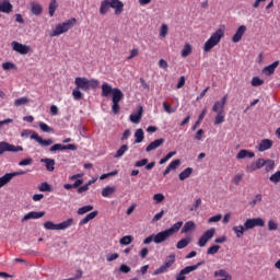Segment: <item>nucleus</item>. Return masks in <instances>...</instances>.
Listing matches in <instances>:
<instances>
[{"label":"nucleus","mask_w":280,"mask_h":280,"mask_svg":"<svg viewBox=\"0 0 280 280\" xmlns=\"http://www.w3.org/2000/svg\"><path fill=\"white\" fill-rule=\"evenodd\" d=\"M255 226H266V221L261 218L247 219L244 225H235L232 231L235 233L236 237L242 238L246 231H250V229H255Z\"/></svg>","instance_id":"obj_1"},{"label":"nucleus","mask_w":280,"mask_h":280,"mask_svg":"<svg viewBox=\"0 0 280 280\" xmlns=\"http://www.w3.org/2000/svg\"><path fill=\"white\" fill-rule=\"evenodd\" d=\"M110 8L115 10L116 15H119L124 12V2L120 0H103L100 7V14H106Z\"/></svg>","instance_id":"obj_2"},{"label":"nucleus","mask_w":280,"mask_h":280,"mask_svg":"<svg viewBox=\"0 0 280 280\" xmlns=\"http://www.w3.org/2000/svg\"><path fill=\"white\" fill-rule=\"evenodd\" d=\"M74 84L77 86V89L84 91L85 93H88V91H91V89L95 90L100 88V80L97 79H86V78H82V77H78L74 79Z\"/></svg>","instance_id":"obj_3"},{"label":"nucleus","mask_w":280,"mask_h":280,"mask_svg":"<svg viewBox=\"0 0 280 280\" xmlns=\"http://www.w3.org/2000/svg\"><path fill=\"white\" fill-rule=\"evenodd\" d=\"M31 136V139H34L42 148H49V145H54V140L52 139H43V137H39L36 131L30 130V129H24L21 132V137L23 139H27V137Z\"/></svg>","instance_id":"obj_4"},{"label":"nucleus","mask_w":280,"mask_h":280,"mask_svg":"<svg viewBox=\"0 0 280 280\" xmlns=\"http://www.w3.org/2000/svg\"><path fill=\"white\" fill-rule=\"evenodd\" d=\"M224 36V30L219 28L217 30L210 38L203 45V51L206 54H209L213 47L220 45V40H222V37Z\"/></svg>","instance_id":"obj_5"},{"label":"nucleus","mask_w":280,"mask_h":280,"mask_svg":"<svg viewBox=\"0 0 280 280\" xmlns=\"http://www.w3.org/2000/svg\"><path fill=\"white\" fill-rule=\"evenodd\" d=\"M70 226H73V219L71 218L57 224L51 221H46L44 223V229H46V231H67Z\"/></svg>","instance_id":"obj_6"},{"label":"nucleus","mask_w":280,"mask_h":280,"mask_svg":"<svg viewBox=\"0 0 280 280\" xmlns=\"http://www.w3.org/2000/svg\"><path fill=\"white\" fill-rule=\"evenodd\" d=\"M77 22L78 20H75V18H72L63 23L58 24L52 31L51 36H60V34H66V32L68 30H71V27H73L74 23Z\"/></svg>","instance_id":"obj_7"},{"label":"nucleus","mask_w":280,"mask_h":280,"mask_svg":"<svg viewBox=\"0 0 280 280\" xmlns=\"http://www.w3.org/2000/svg\"><path fill=\"white\" fill-rule=\"evenodd\" d=\"M175 261H176V255H174V254L168 255L165 262L160 268H158L153 272V275H163V273L167 272V270H170V268H172V266H174Z\"/></svg>","instance_id":"obj_8"},{"label":"nucleus","mask_w":280,"mask_h":280,"mask_svg":"<svg viewBox=\"0 0 280 280\" xmlns=\"http://www.w3.org/2000/svg\"><path fill=\"white\" fill-rule=\"evenodd\" d=\"M4 152H23V148L21 145H14L5 141L0 142V156Z\"/></svg>","instance_id":"obj_9"},{"label":"nucleus","mask_w":280,"mask_h":280,"mask_svg":"<svg viewBox=\"0 0 280 280\" xmlns=\"http://www.w3.org/2000/svg\"><path fill=\"white\" fill-rule=\"evenodd\" d=\"M202 266V262H197L192 266H187L184 269L179 271V273L176 275V280H187V277L185 275H189L190 272H194V270H198V267Z\"/></svg>","instance_id":"obj_10"},{"label":"nucleus","mask_w":280,"mask_h":280,"mask_svg":"<svg viewBox=\"0 0 280 280\" xmlns=\"http://www.w3.org/2000/svg\"><path fill=\"white\" fill-rule=\"evenodd\" d=\"M65 150H71L72 152H75V150H78V145L56 143L49 148V152L51 153L62 152Z\"/></svg>","instance_id":"obj_11"},{"label":"nucleus","mask_w":280,"mask_h":280,"mask_svg":"<svg viewBox=\"0 0 280 280\" xmlns=\"http://www.w3.org/2000/svg\"><path fill=\"white\" fill-rule=\"evenodd\" d=\"M13 51H16L18 54H21L22 56H25L26 54H30V46L23 45L19 42H12L11 43Z\"/></svg>","instance_id":"obj_12"},{"label":"nucleus","mask_w":280,"mask_h":280,"mask_svg":"<svg viewBox=\"0 0 280 280\" xmlns=\"http://www.w3.org/2000/svg\"><path fill=\"white\" fill-rule=\"evenodd\" d=\"M44 217H45V211H40V212L31 211L22 218L21 222H27V220H39V218H44Z\"/></svg>","instance_id":"obj_13"},{"label":"nucleus","mask_w":280,"mask_h":280,"mask_svg":"<svg viewBox=\"0 0 280 280\" xmlns=\"http://www.w3.org/2000/svg\"><path fill=\"white\" fill-rule=\"evenodd\" d=\"M170 234L166 230L154 234V244H163V242H167L170 240Z\"/></svg>","instance_id":"obj_14"},{"label":"nucleus","mask_w":280,"mask_h":280,"mask_svg":"<svg viewBox=\"0 0 280 280\" xmlns=\"http://www.w3.org/2000/svg\"><path fill=\"white\" fill-rule=\"evenodd\" d=\"M178 167H180V160L176 159L173 160L164 170L163 172V176H167V174H170V172H174V170H178Z\"/></svg>","instance_id":"obj_15"},{"label":"nucleus","mask_w":280,"mask_h":280,"mask_svg":"<svg viewBox=\"0 0 280 280\" xmlns=\"http://www.w3.org/2000/svg\"><path fill=\"white\" fill-rule=\"evenodd\" d=\"M163 143H165V139H163V138L156 139L145 148V152H152V150H156V149L161 148V145H163Z\"/></svg>","instance_id":"obj_16"},{"label":"nucleus","mask_w":280,"mask_h":280,"mask_svg":"<svg viewBox=\"0 0 280 280\" xmlns=\"http://www.w3.org/2000/svg\"><path fill=\"white\" fill-rule=\"evenodd\" d=\"M12 10H14V7L10 2V0H3L0 3V12H3L4 14H10V12H12Z\"/></svg>","instance_id":"obj_17"},{"label":"nucleus","mask_w":280,"mask_h":280,"mask_svg":"<svg viewBox=\"0 0 280 280\" xmlns=\"http://www.w3.org/2000/svg\"><path fill=\"white\" fill-rule=\"evenodd\" d=\"M244 34H246V26L245 25H241L236 33L233 35L232 40L234 43H240V40H242V36H244Z\"/></svg>","instance_id":"obj_18"},{"label":"nucleus","mask_w":280,"mask_h":280,"mask_svg":"<svg viewBox=\"0 0 280 280\" xmlns=\"http://www.w3.org/2000/svg\"><path fill=\"white\" fill-rule=\"evenodd\" d=\"M40 163H45L47 172H54V170H56V160L54 159H42Z\"/></svg>","instance_id":"obj_19"},{"label":"nucleus","mask_w":280,"mask_h":280,"mask_svg":"<svg viewBox=\"0 0 280 280\" xmlns=\"http://www.w3.org/2000/svg\"><path fill=\"white\" fill-rule=\"evenodd\" d=\"M280 62L279 60L275 61L273 63L266 66L262 69V73H265L266 75H272V73H275V71L277 70V67H279Z\"/></svg>","instance_id":"obj_20"},{"label":"nucleus","mask_w":280,"mask_h":280,"mask_svg":"<svg viewBox=\"0 0 280 280\" xmlns=\"http://www.w3.org/2000/svg\"><path fill=\"white\" fill-rule=\"evenodd\" d=\"M272 148V140L270 139H262L258 144L259 152H266V150H270Z\"/></svg>","instance_id":"obj_21"},{"label":"nucleus","mask_w":280,"mask_h":280,"mask_svg":"<svg viewBox=\"0 0 280 280\" xmlns=\"http://www.w3.org/2000/svg\"><path fill=\"white\" fill-rule=\"evenodd\" d=\"M31 12L35 16H40L43 14V5L38 2H32L31 3Z\"/></svg>","instance_id":"obj_22"},{"label":"nucleus","mask_w":280,"mask_h":280,"mask_svg":"<svg viewBox=\"0 0 280 280\" xmlns=\"http://www.w3.org/2000/svg\"><path fill=\"white\" fill-rule=\"evenodd\" d=\"M115 92V89H113V86L108 83H103L102 84V96L103 97H108V95H113V93Z\"/></svg>","instance_id":"obj_23"},{"label":"nucleus","mask_w":280,"mask_h":280,"mask_svg":"<svg viewBox=\"0 0 280 280\" xmlns=\"http://www.w3.org/2000/svg\"><path fill=\"white\" fill-rule=\"evenodd\" d=\"M124 100V92L121 90L114 88V93L112 94V102L118 103Z\"/></svg>","instance_id":"obj_24"},{"label":"nucleus","mask_w":280,"mask_h":280,"mask_svg":"<svg viewBox=\"0 0 280 280\" xmlns=\"http://www.w3.org/2000/svg\"><path fill=\"white\" fill-rule=\"evenodd\" d=\"M183 229V221H178L174 225H172L170 229L166 230V233L172 237V235L178 233Z\"/></svg>","instance_id":"obj_25"},{"label":"nucleus","mask_w":280,"mask_h":280,"mask_svg":"<svg viewBox=\"0 0 280 280\" xmlns=\"http://www.w3.org/2000/svg\"><path fill=\"white\" fill-rule=\"evenodd\" d=\"M100 212L98 211H93L89 214L85 215V218H83L81 221H80V226L84 225V224H89V222H91V220H95V218H97V214Z\"/></svg>","instance_id":"obj_26"},{"label":"nucleus","mask_w":280,"mask_h":280,"mask_svg":"<svg viewBox=\"0 0 280 280\" xmlns=\"http://www.w3.org/2000/svg\"><path fill=\"white\" fill-rule=\"evenodd\" d=\"M254 156L255 152L243 149L237 153L236 159H254Z\"/></svg>","instance_id":"obj_27"},{"label":"nucleus","mask_w":280,"mask_h":280,"mask_svg":"<svg viewBox=\"0 0 280 280\" xmlns=\"http://www.w3.org/2000/svg\"><path fill=\"white\" fill-rule=\"evenodd\" d=\"M141 117H143V107H140L138 113L130 115V121H132V124H139V121H141Z\"/></svg>","instance_id":"obj_28"},{"label":"nucleus","mask_w":280,"mask_h":280,"mask_svg":"<svg viewBox=\"0 0 280 280\" xmlns=\"http://www.w3.org/2000/svg\"><path fill=\"white\" fill-rule=\"evenodd\" d=\"M190 243H191V238L189 237L182 238L180 241L177 242L176 248H178V250H183V248H187V246H189Z\"/></svg>","instance_id":"obj_29"},{"label":"nucleus","mask_w":280,"mask_h":280,"mask_svg":"<svg viewBox=\"0 0 280 280\" xmlns=\"http://www.w3.org/2000/svg\"><path fill=\"white\" fill-rule=\"evenodd\" d=\"M191 174H194V168L187 167L186 170L179 173L178 178L179 180H186V178H189Z\"/></svg>","instance_id":"obj_30"},{"label":"nucleus","mask_w":280,"mask_h":280,"mask_svg":"<svg viewBox=\"0 0 280 280\" xmlns=\"http://www.w3.org/2000/svg\"><path fill=\"white\" fill-rule=\"evenodd\" d=\"M12 178H14V175H11V173H7L2 177H0V189L1 187H5V185H8L10 180H12Z\"/></svg>","instance_id":"obj_31"},{"label":"nucleus","mask_w":280,"mask_h":280,"mask_svg":"<svg viewBox=\"0 0 280 280\" xmlns=\"http://www.w3.org/2000/svg\"><path fill=\"white\" fill-rule=\"evenodd\" d=\"M195 229H196V223L194 221H187L184 224L180 233H189V231H194Z\"/></svg>","instance_id":"obj_32"},{"label":"nucleus","mask_w":280,"mask_h":280,"mask_svg":"<svg viewBox=\"0 0 280 280\" xmlns=\"http://www.w3.org/2000/svg\"><path fill=\"white\" fill-rule=\"evenodd\" d=\"M135 143H141L145 139V133L143 129H137L135 132Z\"/></svg>","instance_id":"obj_33"},{"label":"nucleus","mask_w":280,"mask_h":280,"mask_svg":"<svg viewBox=\"0 0 280 280\" xmlns=\"http://www.w3.org/2000/svg\"><path fill=\"white\" fill-rule=\"evenodd\" d=\"M115 191H116L115 187L106 186L102 190V196H103V198H110V196H113V194H115Z\"/></svg>","instance_id":"obj_34"},{"label":"nucleus","mask_w":280,"mask_h":280,"mask_svg":"<svg viewBox=\"0 0 280 280\" xmlns=\"http://www.w3.org/2000/svg\"><path fill=\"white\" fill-rule=\"evenodd\" d=\"M56 10H58V1L51 0L49 2V8H48L49 16H54V14H56Z\"/></svg>","instance_id":"obj_35"},{"label":"nucleus","mask_w":280,"mask_h":280,"mask_svg":"<svg viewBox=\"0 0 280 280\" xmlns=\"http://www.w3.org/2000/svg\"><path fill=\"white\" fill-rule=\"evenodd\" d=\"M132 235H126L119 240V244H121V246H130V244H132Z\"/></svg>","instance_id":"obj_36"},{"label":"nucleus","mask_w":280,"mask_h":280,"mask_svg":"<svg viewBox=\"0 0 280 280\" xmlns=\"http://www.w3.org/2000/svg\"><path fill=\"white\" fill-rule=\"evenodd\" d=\"M212 113H224V105H222L220 101L214 102L212 106Z\"/></svg>","instance_id":"obj_37"},{"label":"nucleus","mask_w":280,"mask_h":280,"mask_svg":"<svg viewBox=\"0 0 280 280\" xmlns=\"http://www.w3.org/2000/svg\"><path fill=\"white\" fill-rule=\"evenodd\" d=\"M215 235V228H211L209 230H207L202 236L209 242L211 240H213V236Z\"/></svg>","instance_id":"obj_38"},{"label":"nucleus","mask_w":280,"mask_h":280,"mask_svg":"<svg viewBox=\"0 0 280 280\" xmlns=\"http://www.w3.org/2000/svg\"><path fill=\"white\" fill-rule=\"evenodd\" d=\"M128 152V145L122 144L116 152L115 159H121Z\"/></svg>","instance_id":"obj_39"},{"label":"nucleus","mask_w":280,"mask_h":280,"mask_svg":"<svg viewBox=\"0 0 280 280\" xmlns=\"http://www.w3.org/2000/svg\"><path fill=\"white\" fill-rule=\"evenodd\" d=\"M89 211H93L92 205H88V206H83V207L79 208L77 213H78V215H84V213H89Z\"/></svg>","instance_id":"obj_40"},{"label":"nucleus","mask_w":280,"mask_h":280,"mask_svg":"<svg viewBox=\"0 0 280 280\" xmlns=\"http://www.w3.org/2000/svg\"><path fill=\"white\" fill-rule=\"evenodd\" d=\"M72 96H73V100H75L77 102H80V100H84V94H82L81 90L78 88H75L72 91Z\"/></svg>","instance_id":"obj_41"},{"label":"nucleus","mask_w":280,"mask_h":280,"mask_svg":"<svg viewBox=\"0 0 280 280\" xmlns=\"http://www.w3.org/2000/svg\"><path fill=\"white\" fill-rule=\"evenodd\" d=\"M173 156H176V151H171L163 159H161L159 161L160 165H165V163H167V161H170V159Z\"/></svg>","instance_id":"obj_42"},{"label":"nucleus","mask_w":280,"mask_h":280,"mask_svg":"<svg viewBox=\"0 0 280 280\" xmlns=\"http://www.w3.org/2000/svg\"><path fill=\"white\" fill-rule=\"evenodd\" d=\"M192 51L190 44H185L183 50H182V58H187V56H190Z\"/></svg>","instance_id":"obj_43"},{"label":"nucleus","mask_w":280,"mask_h":280,"mask_svg":"<svg viewBox=\"0 0 280 280\" xmlns=\"http://www.w3.org/2000/svg\"><path fill=\"white\" fill-rule=\"evenodd\" d=\"M224 117L225 114L222 112L217 114V116L214 117V126H220V124H224Z\"/></svg>","instance_id":"obj_44"},{"label":"nucleus","mask_w":280,"mask_h":280,"mask_svg":"<svg viewBox=\"0 0 280 280\" xmlns=\"http://www.w3.org/2000/svg\"><path fill=\"white\" fill-rule=\"evenodd\" d=\"M39 128H40L42 132L54 133V128L49 127L45 122H39Z\"/></svg>","instance_id":"obj_45"},{"label":"nucleus","mask_w":280,"mask_h":280,"mask_svg":"<svg viewBox=\"0 0 280 280\" xmlns=\"http://www.w3.org/2000/svg\"><path fill=\"white\" fill-rule=\"evenodd\" d=\"M28 103H30L28 97H21L14 101L15 106H25V104H28Z\"/></svg>","instance_id":"obj_46"},{"label":"nucleus","mask_w":280,"mask_h":280,"mask_svg":"<svg viewBox=\"0 0 280 280\" xmlns=\"http://www.w3.org/2000/svg\"><path fill=\"white\" fill-rule=\"evenodd\" d=\"M168 32H170V27L167 26V24H162V26L160 28L161 38H165L167 36Z\"/></svg>","instance_id":"obj_47"},{"label":"nucleus","mask_w":280,"mask_h":280,"mask_svg":"<svg viewBox=\"0 0 280 280\" xmlns=\"http://www.w3.org/2000/svg\"><path fill=\"white\" fill-rule=\"evenodd\" d=\"M266 172H272L275 170V161L273 160H266L265 164Z\"/></svg>","instance_id":"obj_48"},{"label":"nucleus","mask_w":280,"mask_h":280,"mask_svg":"<svg viewBox=\"0 0 280 280\" xmlns=\"http://www.w3.org/2000/svg\"><path fill=\"white\" fill-rule=\"evenodd\" d=\"M153 200L156 205H161V202H163V200H165V195L164 194H155L153 196Z\"/></svg>","instance_id":"obj_49"},{"label":"nucleus","mask_w":280,"mask_h":280,"mask_svg":"<svg viewBox=\"0 0 280 280\" xmlns=\"http://www.w3.org/2000/svg\"><path fill=\"white\" fill-rule=\"evenodd\" d=\"M220 250V245H212L207 249V255H215Z\"/></svg>","instance_id":"obj_50"},{"label":"nucleus","mask_w":280,"mask_h":280,"mask_svg":"<svg viewBox=\"0 0 280 280\" xmlns=\"http://www.w3.org/2000/svg\"><path fill=\"white\" fill-rule=\"evenodd\" d=\"M270 183H280V171L276 172L269 177Z\"/></svg>","instance_id":"obj_51"},{"label":"nucleus","mask_w":280,"mask_h":280,"mask_svg":"<svg viewBox=\"0 0 280 280\" xmlns=\"http://www.w3.org/2000/svg\"><path fill=\"white\" fill-rule=\"evenodd\" d=\"M38 189L40 191H51V186L47 182H44L38 186Z\"/></svg>","instance_id":"obj_52"},{"label":"nucleus","mask_w":280,"mask_h":280,"mask_svg":"<svg viewBox=\"0 0 280 280\" xmlns=\"http://www.w3.org/2000/svg\"><path fill=\"white\" fill-rule=\"evenodd\" d=\"M279 229V224L275 220L268 221V230L269 231H277Z\"/></svg>","instance_id":"obj_53"},{"label":"nucleus","mask_w":280,"mask_h":280,"mask_svg":"<svg viewBox=\"0 0 280 280\" xmlns=\"http://www.w3.org/2000/svg\"><path fill=\"white\" fill-rule=\"evenodd\" d=\"M2 69L4 71H10V69H16V65H14L13 62L8 61V62L2 63Z\"/></svg>","instance_id":"obj_54"},{"label":"nucleus","mask_w":280,"mask_h":280,"mask_svg":"<svg viewBox=\"0 0 280 280\" xmlns=\"http://www.w3.org/2000/svg\"><path fill=\"white\" fill-rule=\"evenodd\" d=\"M264 84V80L259 79L258 77H254L252 79V86H261Z\"/></svg>","instance_id":"obj_55"},{"label":"nucleus","mask_w":280,"mask_h":280,"mask_svg":"<svg viewBox=\"0 0 280 280\" xmlns=\"http://www.w3.org/2000/svg\"><path fill=\"white\" fill-rule=\"evenodd\" d=\"M209 243V241L206 240V237L203 235H201L198 240V246L199 248H205V246H207V244Z\"/></svg>","instance_id":"obj_56"},{"label":"nucleus","mask_w":280,"mask_h":280,"mask_svg":"<svg viewBox=\"0 0 280 280\" xmlns=\"http://www.w3.org/2000/svg\"><path fill=\"white\" fill-rule=\"evenodd\" d=\"M257 170H259V168L257 167V162H253L252 164H248V165L246 166V172H249V173H252V172H257Z\"/></svg>","instance_id":"obj_57"},{"label":"nucleus","mask_w":280,"mask_h":280,"mask_svg":"<svg viewBox=\"0 0 280 280\" xmlns=\"http://www.w3.org/2000/svg\"><path fill=\"white\" fill-rule=\"evenodd\" d=\"M33 161H34V160H32V158H26V159L20 161V162H19V165H20L21 167H23V166H25V165H32Z\"/></svg>","instance_id":"obj_58"},{"label":"nucleus","mask_w":280,"mask_h":280,"mask_svg":"<svg viewBox=\"0 0 280 280\" xmlns=\"http://www.w3.org/2000/svg\"><path fill=\"white\" fill-rule=\"evenodd\" d=\"M139 56V49L133 48L130 50V55L127 57V60H132V58H137Z\"/></svg>","instance_id":"obj_59"},{"label":"nucleus","mask_w":280,"mask_h":280,"mask_svg":"<svg viewBox=\"0 0 280 280\" xmlns=\"http://www.w3.org/2000/svg\"><path fill=\"white\" fill-rule=\"evenodd\" d=\"M159 67L160 69H164V71H167V68L170 67V65L167 63V61H165V59H160Z\"/></svg>","instance_id":"obj_60"},{"label":"nucleus","mask_w":280,"mask_h":280,"mask_svg":"<svg viewBox=\"0 0 280 280\" xmlns=\"http://www.w3.org/2000/svg\"><path fill=\"white\" fill-rule=\"evenodd\" d=\"M119 110H121L119 103H113L112 112L114 113V115H119Z\"/></svg>","instance_id":"obj_61"},{"label":"nucleus","mask_w":280,"mask_h":280,"mask_svg":"<svg viewBox=\"0 0 280 280\" xmlns=\"http://www.w3.org/2000/svg\"><path fill=\"white\" fill-rule=\"evenodd\" d=\"M130 270H132L130 267H128V265H120L119 267V271L122 272L124 275H128V272H130Z\"/></svg>","instance_id":"obj_62"},{"label":"nucleus","mask_w":280,"mask_h":280,"mask_svg":"<svg viewBox=\"0 0 280 280\" xmlns=\"http://www.w3.org/2000/svg\"><path fill=\"white\" fill-rule=\"evenodd\" d=\"M148 165V159H142L136 162L135 167H143Z\"/></svg>","instance_id":"obj_63"},{"label":"nucleus","mask_w":280,"mask_h":280,"mask_svg":"<svg viewBox=\"0 0 280 280\" xmlns=\"http://www.w3.org/2000/svg\"><path fill=\"white\" fill-rule=\"evenodd\" d=\"M115 259H119V254L114 253L106 256L107 261H115Z\"/></svg>","instance_id":"obj_64"}]
</instances>
